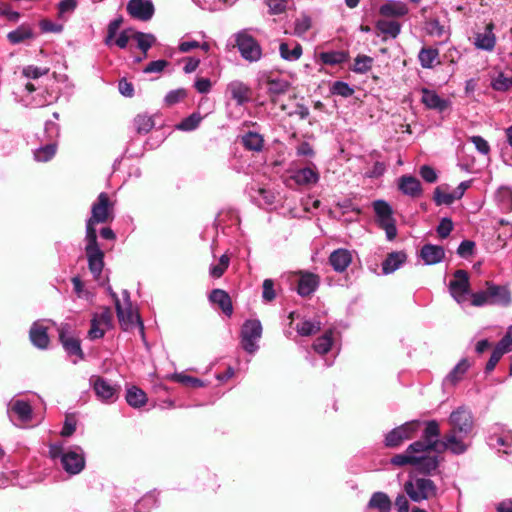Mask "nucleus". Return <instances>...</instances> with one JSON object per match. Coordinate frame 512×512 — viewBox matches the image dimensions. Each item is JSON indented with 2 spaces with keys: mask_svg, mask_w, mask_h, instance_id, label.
I'll list each match as a JSON object with an SVG mask.
<instances>
[{
  "mask_svg": "<svg viewBox=\"0 0 512 512\" xmlns=\"http://www.w3.org/2000/svg\"><path fill=\"white\" fill-rule=\"evenodd\" d=\"M236 44L241 56L250 62L258 61L262 56V50L257 41L248 33L240 32L236 36Z\"/></svg>",
  "mask_w": 512,
  "mask_h": 512,
  "instance_id": "nucleus-14",
  "label": "nucleus"
},
{
  "mask_svg": "<svg viewBox=\"0 0 512 512\" xmlns=\"http://www.w3.org/2000/svg\"><path fill=\"white\" fill-rule=\"evenodd\" d=\"M111 296L115 300V306L117 311V316L119 319V323L124 330H128L134 327L136 324L141 326L143 329V325L140 322L138 313L133 309L132 304L130 302V296L127 290L123 291V303L120 302L115 292L108 288Z\"/></svg>",
  "mask_w": 512,
  "mask_h": 512,
  "instance_id": "nucleus-6",
  "label": "nucleus"
},
{
  "mask_svg": "<svg viewBox=\"0 0 512 512\" xmlns=\"http://www.w3.org/2000/svg\"><path fill=\"white\" fill-rule=\"evenodd\" d=\"M418 59L423 68L431 69L440 63L439 51L432 47L422 48L418 54Z\"/></svg>",
  "mask_w": 512,
  "mask_h": 512,
  "instance_id": "nucleus-36",
  "label": "nucleus"
},
{
  "mask_svg": "<svg viewBox=\"0 0 512 512\" xmlns=\"http://www.w3.org/2000/svg\"><path fill=\"white\" fill-rule=\"evenodd\" d=\"M421 422L413 420L404 423L403 425L390 431L385 438V445L387 447H397L404 440L411 439L420 430Z\"/></svg>",
  "mask_w": 512,
  "mask_h": 512,
  "instance_id": "nucleus-12",
  "label": "nucleus"
},
{
  "mask_svg": "<svg viewBox=\"0 0 512 512\" xmlns=\"http://www.w3.org/2000/svg\"><path fill=\"white\" fill-rule=\"evenodd\" d=\"M266 3L269 7V12L278 15L285 12L288 0H266Z\"/></svg>",
  "mask_w": 512,
  "mask_h": 512,
  "instance_id": "nucleus-58",
  "label": "nucleus"
},
{
  "mask_svg": "<svg viewBox=\"0 0 512 512\" xmlns=\"http://www.w3.org/2000/svg\"><path fill=\"white\" fill-rule=\"evenodd\" d=\"M427 30L430 35L437 36V37H443L446 35V30L443 25L440 24L438 20H430L427 24Z\"/></svg>",
  "mask_w": 512,
  "mask_h": 512,
  "instance_id": "nucleus-63",
  "label": "nucleus"
},
{
  "mask_svg": "<svg viewBox=\"0 0 512 512\" xmlns=\"http://www.w3.org/2000/svg\"><path fill=\"white\" fill-rule=\"evenodd\" d=\"M423 446L420 443H412L407 449L391 458V464L395 466L411 465L423 474H431L439 464L437 455H423L419 449Z\"/></svg>",
  "mask_w": 512,
  "mask_h": 512,
  "instance_id": "nucleus-1",
  "label": "nucleus"
},
{
  "mask_svg": "<svg viewBox=\"0 0 512 512\" xmlns=\"http://www.w3.org/2000/svg\"><path fill=\"white\" fill-rule=\"evenodd\" d=\"M439 435L438 423L434 420L428 421L423 431L422 439L414 443H420L423 446L419 449L423 455H436L435 453H440L441 441L438 440Z\"/></svg>",
  "mask_w": 512,
  "mask_h": 512,
  "instance_id": "nucleus-9",
  "label": "nucleus"
},
{
  "mask_svg": "<svg viewBox=\"0 0 512 512\" xmlns=\"http://www.w3.org/2000/svg\"><path fill=\"white\" fill-rule=\"evenodd\" d=\"M94 391L97 397L105 402H114L117 400L120 386L112 384L110 381L97 377L93 383Z\"/></svg>",
  "mask_w": 512,
  "mask_h": 512,
  "instance_id": "nucleus-20",
  "label": "nucleus"
},
{
  "mask_svg": "<svg viewBox=\"0 0 512 512\" xmlns=\"http://www.w3.org/2000/svg\"><path fill=\"white\" fill-rule=\"evenodd\" d=\"M333 94L342 96V97H350L354 93V89L351 88L347 83L342 81H336L331 89Z\"/></svg>",
  "mask_w": 512,
  "mask_h": 512,
  "instance_id": "nucleus-57",
  "label": "nucleus"
},
{
  "mask_svg": "<svg viewBox=\"0 0 512 512\" xmlns=\"http://www.w3.org/2000/svg\"><path fill=\"white\" fill-rule=\"evenodd\" d=\"M470 364L467 359H462L453 370L447 375L446 381L451 384H455L460 379H462L463 375L467 372Z\"/></svg>",
  "mask_w": 512,
  "mask_h": 512,
  "instance_id": "nucleus-44",
  "label": "nucleus"
},
{
  "mask_svg": "<svg viewBox=\"0 0 512 512\" xmlns=\"http://www.w3.org/2000/svg\"><path fill=\"white\" fill-rule=\"evenodd\" d=\"M352 261V255L347 249H337L329 257V262L337 272H343Z\"/></svg>",
  "mask_w": 512,
  "mask_h": 512,
  "instance_id": "nucleus-30",
  "label": "nucleus"
},
{
  "mask_svg": "<svg viewBox=\"0 0 512 512\" xmlns=\"http://www.w3.org/2000/svg\"><path fill=\"white\" fill-rule=\"evenodd\" d=\"M187 96V92L185 89H176L170 91L166 97L165 102L167 105H174L178 103L179 101L183 100Z\"/></svg>",
  "mask_w": 512,
  "mask_h": 512,
  "instance_id": "nucleus-62",
  "label": "nucleus"
},
{
  "mask_svg": "<svg viewBox=\"0 0 512 512\" xmlns=\"http://www.w3.org/2000/svg\"><path fill=\"white\" fill-rule=\"evenodd\" d=\"M126 401L130 406L140 408L146 404L147 396L142 389L132 386L127 389Z\"/></svg>",
  "mask_w": 512,
  "mask_h": 512,
  "instance_id": "nucleus-40",
  "label": "nucleus"
},
{
  "mask_svg": "<svg viewBox=\"0 0 512 512\" xmlns=\"http://www.w3.org/2000/svg\"><path fill=\"white\" fill-rule=\"evenodd\" d=\"M489 445L499 450L503 447V452L508 454L507 448L512 445V431L496 427L494 433L489 437Z\"/></svg>",
  "mask_w": 512,
  "mask_h": 512,
  "instance_id": "nucleus-28",
  "label": "nucleus"
},
{
  "mask_svg": "<svg viewBox=\"0 0 512 512\" xmlns=\"http://www.w3.org/2000/svg\"><path fill=\"white\" fill-rule=\"evenodd\" d=\"M134 124L138 133L145 134L153 128L154 121L148 115H138L134 120Z\"/></svg>",
  "mask_w": 512,
  "mask_h": 512,
  "instance_id": "nucleus-49",
  "label": "nucleus"
},
{
  "mask_svg": "<svg viewBox=\"0 0 512 512\" xmlns=\"http://www.w3.org/2000/svg\"><path fill=\"white\" fill-rule=\"evenodd\" d=\"M495 348L500 350L503 355L512 351V326L509 327L506 335L500 340Z\"/></svg>",
  "mask_w": 512,
  "mask_h": 512,
  "instance_id": "nucleus-60",
  "label": "nucleus"
},
{
  "mask_svg": "<svg viewBox=\"0 0 512 512\" xmlns=\"http://www.w3.org/2000/svg\"><path fill=\"white\" fill-rule=\"evenodd\" d=\"M202 120V117L198 113H193L189 117L182 120L178 125L177 129L182 131H192L198 127Z\"/></svg>",
  "mask_w": 512,
  "mask_h": 512,
  "instance_id": "nucleus-51",
  "label": "nucleus"
},
{
  "mask_svg": "<svg viewBox=\"0 0 512 512\" xmlns=\"http://www.w3.org/2000/svg\"><path fill=\"white\" fill-rule=\"evenodd\" d=\"M133 39L137 42V46L140 50L146 53L149 48L155 43L156 39L152 34H146L142 32H135Z\"/></svg>",
  "mask_w": 512,
  "mask_h": 512,
  "instance_id": "nucleus-47",
  "label": "nucleus"
},
{
  "mask_svg": "<svg viewBox=\"0 0 512 512\" xmlns=\"http://www.w3.org/2000/svg\"><path fill=\"white\" fill-rule=\"evenodd\" d=\"M333 332L328 331L321 337L317 338L314 342V350L319 354H325L327 353L332 346L333 338H332Z\"/></svg>",
  "mask_w": 512,
  "mask_h": 512,
  "instance_id": "nucleus-45",
  "label": "nucleus"
},
{
  "mask_svg": "<svg viewBox=\"0 0 512 512\" xmlns=\"http://www.w3.org/2000/svg\"><path fill=\"white\" fill-rule=\"evenodd\" d=\"M491 86L494 90L497 91H507L512 87V78L504 75L503 73H498L491 81Z\"/></svg>",
  "mask_w": 512,
  "mask_h": 512,
  "instance_id": "nucleus-50",
  "label": "nucleus"
},
{
  "mask_svg": "<svg viewBox=\"0 0 512 512\" xmlns=\"http://www.w3.org/2000/svg\"><path fill=\"white\" fill-rule=\"evenodd\" d=\"M39 27H40L41 31L44 33H49V32L59 33L63 29L61 24H57L48 19H42L39 22Z\"/></svg>",
  "mask_w": 512,
  "mask_h": 512,
  "instance_id": "nucleus-64",
  "label": "nucleus"
},
{
  "mask_svg": "<svg viewBox=\"0 0 512 512\" xmlns=\"http://www.w3.org/2000/svg\"><path fill=\"white\" fill-rule=\"evenodd\" d=\"M373 208L377 216L378 223L385 230L388 240H393L397 235L395 220L392 216V208L383 201L377 200L373 202Z\"/></svg>",
  "mask_w": 512,
  "mask_h": 512,
  "instance_id": "nucleus-11",
  "label": "nucleus"
},
{
  "mask_svg": "<svg viewBox=\"0 0 512 512\" xmlns=\"http://www.w3.org/2000/svg\"><path fill=\"white\" fill-rule=\"evenodd\" d=\"M91 213L86 223V235L91 231L96 234L95 224L105 223L113 218V203L110 202L106 193L99 194L97 201L92 205Z\"/></svg>",
  "mask_w": 512,
  "mask_h": 512,
  "instance_id": "nucleus-5",
  "label": "nucleus"
},
{
  "mask_svg": "<svg viewBox=\"0 0 512 512\" xmlns=\"http://www.w3.org/2000/svg\"><path fill=\"white\" fill-rule=\"evenodd\" d=\"M311 28V18L307 15H301L296 19L294 24V34L297 36L304 35Z\"/></svg>",
  "mask_w": 512,
  "mask_h": 512,
  "instance_id": "nucleus-54",
  "label": "nucleus"
},
{
  "mask_svg": "<svg viewBox=\"0 0 512 512\" xmlns=\"http://www.w3.org/2000/svg\"><path fill=\"white\" fill-rule=\"evenodd\" d=\"M127 11L132 17L146 21L152 17L154 8L149 1L130 0L127 5Z\"/></svg>",
  "mask_w": 512,
  "mask_h": 512,
  "instance_id": "nucleus-24",
  "label": "nucleus"
},
{
  "mask_svg": "<svg viewBox=\"0 0 512 512\" xmlns=\"http://www.w3.org/2000/svg\"><path fill=\"white\" fill-rule=\"evenodd\" d=\"M230 263V258L228 255L223 254L217 263H213L210 265L209 274L213 278H220L224 272L227 270Z\"/></svg>",
  "mask_w": 512,
  "mask_h": 512,
  "instance_id": "nucleus-46",
  "label": "nucleus"
},
{
  "mask_svg": "<svg viewBox=\"0 0 512 512\" xmlns=\"http://www.w3.org/2000/svg\"><path fill=\"white\" fill-rule=\"evenodd\" d=\"M243 145L252 151L259 152L263 148V137L256 132H248L242 137Z\"/></svg>",
  "mask_w": 512,
  "mask_h": 512,
  "instance_id": "nucleus-42",
  "label": "nucleus"
},
{
  "mask_svg": "<svg viewBox=\"0 0 512 512\" xmlns=\"http://www.w3.org/2000/svg\"><path fill=\"white\" fill-rule=\"evenodd\" d=\"M290 82L284 79L275 78L269 79L268 81V92L272 97V101L275 102V96L286 93L290 88Z\"/></svg>",
  "mask_w": 512,
  "mask_h": 512,
  "instance_id": "nucleus-41",
  "label": "nucleus"
},
{
  "mask_svg": "<svg viewBox=\"0 0 512 512\" xmlns=\"http://www.w3.org/2000/svg\"><path fill=\"white\" fill-rule=\"evenodd\" d=\"M112 319L113 315L109 308H104L100 313H96L91 320L88 337L91 340L102 338L111 327Z\"/></svg>",
  "mask_w": 512,
  "mask_h": 512,
  "instance_id": "nucleus-17",
  "label": "nucleus"
},
{
  "mask_svg": "<svg viewBox=\"0 0 512 512\" xmlns=\"http://www.w3.org/2000/svg\"><path fill=\"white\" fill-rule=\"evenodd\" d=\"M368 508L376 509L378 512H390L392 508V502L389 496L384 492H375L372 494Z\"/></svg>",
  "mask_w": 512,
  "mask_h": 512,
  "instance_id": "nucleus-33",
  "label": "nucleus"
},
{
  "mask_svg": "<svg viewBox=\"0 0 512 512\" xmlns=\"http://www.w3.org/2000/svg\"><path fill=\"white\" fill-rule=\"evenodd\" d=\"M494 24L488 23L482 32H478L474 37V45L479 50L491 52L496 45V36L493 32Z\"/></svg>",
  "mask_w": 512,
  "mask_h": 512,
  "instance_id": "nucleus-23",
  "label": "nucleus"
},
{
  "mask_svg": "<svg viewBox=\"0 0 512 512\" xmlns=\"http://www.w3.org/2000/svg\"><path fill=\"white\" fill-rule=\"evenodd\" d=\"M421 102L428 108L438 112H443L449 108L450 102L448 99L440 97L434 90L427 88L422 89Z\"/></svg>",
  "mask_w": 512,
  "mask_h": 512,
  "instance_id": "nucleus-25",
  "label": "nucleus"
},
{
  "mask_svg": "<svg viewBox=\"0 0 512 512\" xmlns=\"http://www.w3.org/2000/svg\"><path fill=\"white\" fill-rule=\"evenodd\" d=\"M210 301L217 304L224 314L230 316L233 312L232 302L227 292L215 289L210 294Z\"/></svg>",
  "mask_w": 512,
  "mask_h": 512,
  "instance_id": "nucleus-32",
  "label": "nucleus"
},
{
  "mask_svg": "<svg viewBox=\"0 0 512 512\" xmlns=\"http://www.w3.org/2000/svg\"><path fill=\"white\" fill-rule=\"evenodd\" d=\"M34 38L35 33L33 28L30 24L27 23L20 25L15 30L7 34L8 41L14 45L33 40Z\"/></svg>",
  "mask_w": 512,
  "mask_h": 512,
  "instance_id": "nucleus-29",
  "label": "nucleus"
},
{
  "mask_svg": "<svg viewBox=\"0 0 512 512\" xmlns=\"http://www.w3.org/2000/svg\"><path fill=\"white\" fill-rule=\"evenodd\" d=\"M86 255L88 259V265L91 273L95 278H98L102 272L104 266V253L98 246L97 234H93L91 231L89 235H86Z\"/></svg>",
  "mask_w": 512,
  "mask_h": 512,
  "instance_id": "nucleus-10",
  "label": "nucleus"
},
{
  "mask_svg": "<svg viewBox=\"0 0 512 512\" xmlns=\"http://www.w3.org/2000/svg\"><path fill=\"white\" fill-rule=\"evenodd\" d=\"M156 503L157 500L155 496L153 494H147L135 504V512H149Z\"/></svg>",
  "mask_w": 512,
  "mask_h": 512,
  "instance_id": "nucleus-53",
  "label": "nucleus"
},
{
  "mask_svg": "<svg viewBox=\"0 0 512 512\" xmlns=\"http://www.w3.org/2000/svg\"><path fill=\"white\" fill-rule=\"evenodd\" d=\"M448 423L451 430L458 432L462 436H469L473 429L472 414L464 407H459L453 411L449 417Z\"/></svg>",
  "mask_w": 512,
  "mask_h": 512,
  "instance_id": "nucleus-16",
  "label": "nucleus"
},
{
  "mask_svg": "<svg viewBox=\"0 0 512 512\" xmlns=\"http://www.w3.org/2000/svg\"><path fill=\"white\" fill-rule=\"evenodd\" d=\"M227 94L237 105L242 106L251 100V88L240 80H233L227 85Z\"/></svg>",
  "mask_w": 512,
  "mask_h": 512,
  "instance_id": "nucleus-22",
  "label": "nucleus"
},
{
  "mask_svg": "<svg viewBox=\"0 0 512 512\" xmlns=\"http://www.w3.org/2000/svg\"><path fill=\"white\" fill-rule=\"evenodd\" d=\"M49 455L52 459L60 458L62 467L68 474H79L85 467V455L80 446L65 450L61 444H51Z\"/></svg>",
  "mask_w": 512,
  "mask_h": 512,
  "instance_id": "nucleus-2",
  "label": "nucleus"
},
{
  "mask_svg": "<svg viewBox=\"0 0 512 512\" xmlns=\"http://www.w3.org/2000/svg\"><path fill=\"white\" fill-rule=\"evenodd\" d=\"M404 491L413 502H422L437 497L438 487L429 478L410 476L404 484Z\"/></svg>",
  "mask_w": 512,
  "mask_h": 512,
  "instance_id": "nucleus-4",
  "label": "nucleus"
},
{
  "mask_svg": "<svg viewBox=\"0 0 512 512\" xmlns=\"http://www.w3.org/2000/svg\"><path fill=\"white\" fill-rule=\"evenodd\" d=\"M7 413L10 420L18 426H24L32 419V407L31 405L22 399L10 400Z\"/></svg>",
  "mask_w": 512,
  "mask_h": 512,
  "instance_id": "nucleus-15",
  "label": "nucleus"
},
{
  "mask_svg": "<svg viewBox=\"0 0 512 512\" xmlns=\"http://www.w3.org/2000/svg\"><path fill=\"white\" fill-rule=\"evenodd\" d=\"M173 378L177 382L182 383L184 385H188V386H192V387L203 386V382L200 379L188 376L183 373L175 374Z\"/></svg>",
  "mask_w": 512,
  "mask_h": 512,
  "instance_id": "nucleus-61",
  "label": "nucleus"
},
{
  "mask_svg": "<svg viewBox=\"0 0 512 512\" xmlns=\"http://www.w3.org/2000/svg\"><path fill=\"white\" fill-rule=\"evenodd\" d=\"M439 435L438 423L434 420L428 421L423 431L422 439L414 443H420L423 446L419 449L423 455H436L435 453H440L441 441L438 440Z\"/></svg>",
  "mask_w": 512,
  "mask_h": 512,
  "instance_id": "nucleus-8",
  "label": "nucleus"
},
{
  "mask_svg": "<svg viewBox=\"0 0 512 512\" xmlns=\"http://www.w3.org/2000/svg\"><path fill=\"white\" fill-rule=\"evenodd\" d=\"M59 339L66 352L70 355H76L83 358V352L80 347V341L71 332V327L67 323H62L57 328Z\"/></svg>",
  "mask_w": 512,
  "mask_h": 512,
  "instance_id": "nucleus-18",
  "label": "nucleus"
},
{
  "mask_svg": "<svg viewBox=\"0 0 512 512\" xmlns=\"http://www.w3.org/2000/svg\"><path fill=\"white\" fill-rule=\"evenodd\" d=\"M47 324L55 325L51 320H38L32 324L29 331V337L32 344L39 349H46L50 342L47 334L49 329Z\"/></svg>",
  "mask_w": 512,
  "mask_h": 512,
  "instance_id": "nucleus-19",
  "label": "nucleus"
},
{
  "mask_svg": "<svg viewBox=\"0 0 512 512\" xmlns=\"http://www.w3.org/2000/svg\"><path fill=\"white\" fill-rule=\"evenodd\" d=\"M467 438L468 436H462L458 432L450 429L441 441L440 452L448 450L454 454L464 453L468 448V443H466Z\"/></svg>",
  "mask_w": 512,
  "mask_h": 512,
  "instance_id": "nucleus-21",
  "label": "nucleus"
},
{
  "mask_svg": "<svg viewBox=\"0 0 512 512\" xmlns=\"http://www.w3.org/2000/svg\"><path fill=\"white\" fill-rule=\"evenodd\" d=\"M48 72L49 68H41L32 65L24 67L22 70L23 76H25L28 79H37L43 75H46Z\"/></svg>",
  "mask_w": 512,
  "mask_h": 512,
  "instance_id": "nucleus-56",
  "label": "nucleus"
},
{
  "mask_svg": "<svg viewBox=\"0 0 512 512\" xmlns=\"http://www.w3.org/2000/svg\"><path fill=\"white\" fill-rule=\"evenodd\" d=\"M280 56L286 61H297L303 53L302 46L299 43L289 44L281 42L279 45Z\"/></svg>",
  "mask_w": 512,
  "mask_h": 512,
  "instance_id": "nucleus-35",
  "label": "nucleus"
},
{
  "mask_svg": "<svg viewBox=\"0 0 512 512\" xmlns=\"http://www.w3.org/2000/svg\"><path fill=\"white\" fill-rule=\"evenodd\" d=\"M399 189L406 195L417 197L421 194V185L413 176H402L399 179Z\"/></svg>",
  "mask_w": 512,
  "mask_h": 512,
  "instance_id": "nucleus-34",
  "label": "nucleus"
},
{
  "mask_svg": "<svg viewBox=\"0 0 512 512\" xmlns=\"http://www.w3.org/2000/svg\"><path fill=\"white\" fill-rule=\"evenodd\" d=\"M348 58L347 53L343 51H329L322 52L320 54V59L324 64L328 65H337L345 62Z\"/></svg>",
  "mask_w": 512,
  "mask_h": 512,
  "instance_id": "nucleus-43",
  "label": "nucleus"
},
{
  "mask_svg": "<svg viewBox=\"0 0 512 512\" xmlns=\"http://www.w3.org/2000/svg\"><path fill=\"white\" fill-rule=\"evenodd\" d=\"M121 24H122L121 18L114 19L113 21H111L109 23L108 30H107V36L105 38L106 45L112 44V41H113L114 37L116 36L117 31L119 30Z\"/></svg>",
  "mask_w": 512,
  "mask_h": 512,
  "instance_id": "nucleus-59",
  "label": "nucleus"
},
{
  "mask_svg": "<svg viewBox=\"0 0 512 512\" xmlns=\"http://www.w3.org/2000/svg\"><path fill=\"white\" fill-rule=\"evenodd\" d=\"M449 292L453 299L459 303H465L470 293V282L468 273L465 270H457L449 283Z\"/></svg>",
  "mask_w": 512,
  "mask_h": 512,
  "instance_id": "nucleus-13",
  "label": "nucleus"
},
{
  "mask_svg": "<svg viewBox=\"0 0 512 512\" xmlns=\"http://www.w3.org/2000/svg\"><path fill=\"white\" fill-rule=\"evenodd\" d=\"M445 251L443 247L433 244H425L420 250V257L426 265H434L443 260Z\"/></svg>",
  "mask_w": 512,
  "mask_h": 512,
  "instance_id": "nucleus-27",
  "label": "nucleus"
},
{
  "mask_svg": "<svg viewBox=\"0 0 512 512\" xmlns=\"http://www.w3.org/2000/svg\"><path fill=\"white\" fill-rule=\"evenodd\" d=\"M292 178L298 185H310L318 181L319 175L311 167H305L295 171Z\"/></svg>",
  "mask_w": 512,
  "mask_h": 512,
  "instance_id": "nucleus-37",
  "label": "nucleus"
},
{
  "mask_svg": "<svg viewBox=\"0 0 512 512\" xmlns=\"http://www.w3.org/2000/svg\"><path fill=\"white\" fill-rule=\"evenodd\" d=\"M296 330L301 336H310L320 330V322L304 320L297 324Z\"/></svg>",
  "mask_w": 512,
  "mask_h": 512,
  "instance_id": "nucleus-48",
  "label": "nucleus"
},
{
  "mask_svg": "<svg viewBox=\"0 0 512 512\" xmlns=\"http://www.w3.org/2000/svg\"><path fill=\"white\" fill-rule=\"evenodd\" d=\"M379 13L384 17H401L408 13V8L401 1L387 0L380 6Z\"/></svg>",
  "mask_w": 512,
  "mask_h": 512,
  "instance_id": "nucleus-31",
  "label": "nucleus"
},
{
  "mask_svg": "<svg viewBox=\"0 0 512 512\" xmlns=\"http://www.w3.org/2000/svg\"><path fill=\"white\" fill-rule=\"evenodd\" d=\"M406 260V254L403 252H393L388 255L382 263V271L384 274L393 273L397 270Z\"/></svg>",
  "mask_w": 512,
  "mask_h": 512,
  "instance_id": "nucleus-38",
  "label": "nucleus"
},
{
  "mask_svg": "<svg viewBox=\"0 0 512 512\" xmlns=\"http://www.w3.org/2000/svg\"><path fill=\"white\" fill-rule=\"evenodd\" d=\"M320 279L316 274L309 272H299L297 292L301 296H309L319 286Z\"/></svg>",
  "mask_w": 512,
  "mask_h": 512,
  "instance_id": "nucleus-26",
  "label": "nucleus"
},
{
  "mask_svg": "<svg viewBox=\"0 0 512 512\" xmlns=\"http://www.w3.org/2000/svg\"><path fill=\"white\" fill-rule=\"evenodd\" d=\"M372 58L366 55H359L355 59L353 70L357 73H365L372 67Z\"/></svg>",
  "mask_w": 512,
  "mask_h": 512,
  "instance_id": "nucleus-55",
  "label": "nucleus"
},
{
  "mask_svg": "<svg viewBox=\"0 0 512 512\" xmlns=\"http://www.w3.org/2000/svg\"><path fill=\"white\" fill-rule=\"evenodd\" d=\"M485 286V290L471 294V304L473 306L499 305L507 307L511 304V292L506 286L496 285L490 281H487Z\"/></svg>",
  "mask_w": 512,
  "mask_h": 512,
  "instance_id": "nucleus-3",
  "label": "nucleus"
},
{
  "mask_svg": "<svg viewBox=\"0 0 512 512\" xmlns=\"http://www.w3.org/2000/svg\"><path fill=\"white\" fill-rule=\"evenodd\" d=\"M56 153L55 144H49L37 149L34 153V157L39 162H47L53 158Z\"/></svg>",
  "mask_w": 512,
  "mask_h": 512,
  "instance_id": "nucleus-52",
  "label": "nucleus"
},
{
  "mask_svg": "<svg viewBox=\"0 0 512 512\" xmlns=\"http://www.w3.org/2000/svg\"><path fill=\"white\" fill-rule=\"evenodd\" d=\"M376 29L383 34L385 38H396L401 31V25L397 21L380 19L376 22Z\"/></svg>",
  "mask_w": 512,
  "mask_h": 512,
  "instance_id": "nucleus-39",
  "label": "nucleus"
},
{
  "mask_svg": "<svg viewBox=\"0 0 512 512\" xmlns=\"http://www.w3.org/2000/svg\"><path fill=\"white\" fill-rule=\"evenodd\" d=\"M261 336V322L258 319L246 320L241 329V345L243 349L250 354L255 353L259 348L257 342Z\"/></svg>",
  "mask_w": 512,
  "mask_h": 512,
  "instance_id": "nucleus-7",
  "label": "nucleus"
}]
</instances>
